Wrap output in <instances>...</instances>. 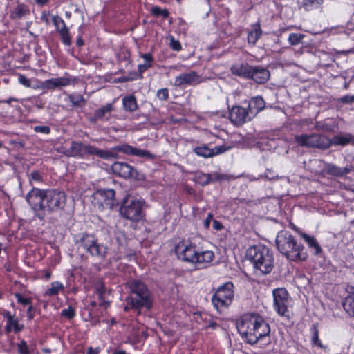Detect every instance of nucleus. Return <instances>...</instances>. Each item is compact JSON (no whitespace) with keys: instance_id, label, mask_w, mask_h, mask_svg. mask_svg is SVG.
<instances>
[{"instance_id":"1","label":"nucleus","mask_w":354,"mask_h":354,"mask_svg":"<svg viewBox=\"0 0 354 354\" xmlns=\"http://www.w3.org/2000/svg\"><path fill=\"white\" fill-rule=\"evenodd\" d=\"M236 328L248 344L254 345L263 337H268L270 328L260 315L248 313L242 316L236 323Z\"/></svg>"},{"instance_id":"2","label":"nucleus","mask_w":354,"mask_h":354,"mask_svg":"<svg viewBox=\"0 0 354 354\" xmlns=\"http://www.w3.org/2000/svg\"><path fill=\"white\" fill-rule=\"evenodd\" d=\"M129 295L126 298L127 306L124 310H134L138 315L141 310H151L153 306L152 295L147 286L140 280L132 279L127 283Z\"/></svg>"},{"instance_id":"3","label":"nucleus","mask_w":354,"mask_h":354,"mask_svg":"<svg viewBox=\"0 0 354 354\" xmlns=\"http://www.w3.org/2000/svg\"><path fill=\"white\" fill-rule=\"evenodd\" d=\"M174 252L178 259L183 261L194 263L202 267H205L210 263L214 258V254L212 251L200 250L196 244L185 240L180 241L176 244Z\"/></svg>"},{"instance_id":"4","label":"nucleus","mask_w":354,"mask_h":354,"mask_svg":"<svg viewBox=\"0 0 354 354\" xmlns=\"http://www.w3.org/2000/svg\"><path fill=\"white\" fill-rule=\"evenodd\" d=\"M247 255L254 267L263 274H267L272 272L274 258L273 252L268 247L263 245L252 246L248 250Z\"/></svg>"},{"instance_id":"5","label":"nucleus","mask_w":354,"mask_h":354,"mask_svg":"<svg viewBox=\"0 0 354 354\" xmlns=\"http://www.w3.org/2000/svg\"><path fill=\"white\" fill-rule=\"evenodd\" d=\"M67 157L85 158L90 156H96L100 158L109 160L115 157V154L110 151L99 149L90 144L73 140L69 148L62 151Z\"/></svg>"},{"instance_id":"6","label":"nucleus","mask_w":354,"mask_h":354,"mask_svg":"<svg viewBox=\"0 0 354 354\" xmlns=\"http://www.w3.org/2000/svg\"><path fill=\"white\" fill-rule=\"evenodd\" d=\"M233 75L250 79L257 84H265L270 78V71L261 66H252L248 63L234 64L231 67Z\"/></svg>"},{"instance_id":"7","label":"nucleus","mask_w":354,"mask_h":354,"mask_svg":"<svg viewBox=\"0 0 354 354\" xmlns=\"http://www.w3.org/2000/svg\"><path fill=\"white\" fill-rule=\"evenodd\" d=\"M145 203L143 200H129L125 198L120 206V213L124 218L130 221H146L143 209Z\"/></svg>"},{"instance_id":"8","label":"nucleus","mask_w":354,"mask_h":354,"mask_svg":"<svg viewBox=\"0 0 354 354\" xmlns=\"http://www.w3.org/2000/svg\"><path fill=\"white\" fill-rule=\"evenodd\" d=\"M309 163L310 166L308 169L312 173L317 174L322 171L326 174L337 178L346 176L351 173L354 169L352 165L340 167L332 163H325L319 159L310 160Z\"/></svg>"},{"instance_id":"9","label":"nucleus","mask_w":354,"mask_h":354,"mask_svg":"<svg viewBox=\"0 0 354 354\" xmlns=\"http://www.w3.org/2000/svg\"><path fill=\"white\" fill-rule=\"evenodd\" d=\"M47 189L33 187L26 195V201L39 220L45 219L44 205Z\"/></svg>"},{"instance_id":"10","label":"nucleus","mask_w":354,"mask_h":354,"mask_svg":"<svg viewBox=\"0 0 354 354\" xmlns=\"http://www.w3.org/2000/svg\"><path fill=\"white\" fill-rule=\"evenodd\" d=\"M295 142L300 147L326 149L331 146L330 139L322 133L295 136Z\"/></svg>"},{"instance_id":"11","label":"nucleus","mask_w":354,"mask_h":354,"mask_svg":"<svg viewBox=\"0 0 354 354\" xmlns=\"http://www.w3.org/2000/svg\"><path fill=\"white\" fill-rule=\"evenodd\" d=\"M232 282H227L216 289L212 297V302L217 310L226 308L232 303L234 296Z\"/></svg>"},{"instance_id":"12","label":"nucleus","mask_w":354,"mask_h":354,"mask_svg":"<svg viewBox=\"0 0 354 354\" xmlns=\"http://www.w3.org/2000/svg\"><path fill=\"white\" fill-rule=\"evenodd\" d=\"M115 195V192L113 189H98L91 196L92 204L99 210L105 209L111 210L118 205Z\"/></svg>"},{"instance_id":"13","label":"nucleus","mask_w":354,"mask_h":354,"mask_svg":"<svg viewBox=\"0 0 354 354\" xmlns=\"http://www.w3.org/2000/svg\"><path fill=\"white\" fill-rule=\"evenodd\" d=\"M66 201V196L64 192L55 189H47L44 210L45 217L47 214L63 209Z\"/></svg>"},{"instance_id":"14","label":"nucleus","mask_w":354,"mask_h":354,"mask_svg":"<svg viewBox=\"0 0 354 354\" xmlns=\"http://www.w3.org/2000/svg\"><path fill=\"white\" fill-rule=\"evenodd\" d=\"M274 307L277 313L283 317H289L288 306L290 303V295L285 288H278L272 290Z\"/></svg>"},{"instance_id":"15","label":"nucleus","mask_w":354,"mask_h":354,"mask_svg":"<svg viewBox=\"0 0 354 354\" xmlns=\"http://www.w3.org/2000/svg\"><path fill=\"white\" fill-rule=\"evenodd\" d=\"M81 243L86 251L92 256L104 258L107 252V248L103 244L97 243V239L92 235L84 234Z\"/></svg>"},{"instance_id":"16","label":"nucleus","mask_w":354,"mask_h":354,"mask_svg":"<svg viewBox=\"0 0 354 354\" xmlns=\"http://www.w3.org/2000/svg\"><path fill=\"white\" fill-rule=\"evenodd\" d=\"M113 173L120 177L127 179L140 180L141 174L131 165L127 162H115L111 165Z\"/></svg>"},{"instance_id":"17","label":"nucleus","mask_w":354,"mask_h":354,"mask_svg":"<svg viewBox=\"0 0 354 354\" xmlns=\"http://www.w3.org/2000/svg\"><path fill=\"white\" fill-rule=\"evenodd\" d=\"M230 148L231 147H226L225 145H220L214 148H210L207 144H202L201 145L194 147L192 148V151L197 156L209 158L223 153Z\"/></svg>"},{"instance_id":"18","label":"nucleus","mask_w":354,"mask_h":354,"mask_svg":"<svg viewBox=\"0 0 354 354\" xmlns=\"http://www.w3.org/2000/svg\"><path fill=\"white\" fill-rule=\"evenodd\" d=\"M229 119L235 126L240 127L252 120L246 107L233 106L229 111Z\"/></svg>"},{"instance_id":"19","label":"nucleus","mask_w":354,"mask_h":354,"mask_svg":"<svg viewBox=\"0 0 354 354\" xmlns=\"http://www.w3.org/2000/svg\"><path fill=\"white\" fill-rule=\"evenodd\" d=\"M52 21L62 42L66 46H71L72 42L71 36L64 19L59 15H55L52 17Z\"/></svg>"},{"instance_id":"20","label":"nucleus","mask_w":354,"mask_h":354,"mask_svg":"<svg viewBox=\"0 0 354 354\" xmlns=\"http://www.w3.org/2000/svg\"><path fill=\"white\" fill-rule=\"evenodd\" d=\"M295 239L290 232L281 230L278 232L276 237V246L278 250L285 257L288 251H290V245Z\"/></svg>"},{"instance_id":"21","label":"nucleus","mask_w":354,"mask_h":354,"mask_svg":"<svg viewBox=\"0 0 354 354\" xmlns=\"http://www.w3.org/2000/svg\"><path fill=\"white\" fill-rule=\"evenodd\" d=\"M71 79L68 77H60L46 80L41 82L40 88L44 91H53L60 90L63 87L70 85Z\"/></svg>"},{"instance_id":"22","label":"nucleus","mask_w":354,"mask_h":354,"mask_svg":"<svg viewBox=\"0 0 354 354\" xmlns=\"http://www.w3.org/2000/svg\"><path fill=\"white\" fill-rule=\"evenodd\" d=\"M286 257L288 259L294 261L306 259L307 254L304 251V247L295 237L290 245V251H288Z\"/></svg>"},{"instance_id":"23","label":"nucleus","mask_w":354,"mask_h":354,"mask_svg":"<svg viewBox=\"0 0 354 354\" xmlns=\"http://www.w3.org/2000/svg\"><path fill=\"white\" fill-rule=\"evenodd\" d=\"M114 151L123 153L127 155H133L138 157L152 158L150 151L134 147L128 144L117 145L113 148Z\"/></svg>"},{"instance_id":"24","label":"nucleus","mask_w":354,"mask_h":354,"mask_svg":"<svg viewBox=\"0 0 354 354\" xmlns=\"http://www.w3.org/2000/svg\"><path fill=\"white\" fill-rule=\"evenodd\" d=\"M245 104L247 105L245 107L252 119L263 110L266 106V102L261 96L253 97L248 102H245Z\"/></svg>"},{"instance_id":"25","label":"nucleus","mask_w":354,"mask_h":354,"mask_svg":"<svg viewBox=\"0 0 354 354\" xmlns=\"http://www.w3.org/2000/svg\"><path fill=\"white\" fill-rule=\"evenodd\" d=\"M198 79L199 75L194 71L189 73H181L175 78L174 85L176 86H181L185 84L191 85L198 82Z\"/></svg>"},{"instance_id":"26","label":"nucleus","mask_w":354,"mask_h":354,"mask_svg":"<svg viewBox=\"0 0 354 354\" xmlns=\"http://www.w3.org/2000/svg\"><path fill=\"white\" fill-rule=\"evenodd\" d=\"M263 33L260 21L252 24L251 29L248 31L247 41L249 45L255 46Z\"/></svg>"},{"instance_id":"27","label":"nucleus","mask_w":354,"mask_h":354,"mask_svg":"<svg viewBox=\"0 0 354 354\" xmlns=\"http://www.w3.org/2000/svg\"><path fill=\"white\" fill-rule=\"evenodd\" d=\"M29 14V6L25 3H18L17 5L11 10L10 18L12 20H19Z\"/></svg>"},{"instance_id":"28","label":"nucleus","mask_w":354,"mask_h":354,"mask_svg":"<svg viewBox=\"0 0 354 354\" xmlns=\"http://www.w3.org/2000/svg\"><path fill=\"white\" fill-rule=\"evenodd\" d=\"M113 109V106L111 103H108L106 105L101 106L95 111L93 120H109Z\"/></svg>"},{"instance_id":"29","label":"nucleus","mask_w":354,"mask_h":354,"mask_svg":"<svg viewBox=\"0 0 354 354\" xmlns=\"http://www.w3.org/2000/svg\"><path fill=\"white\" fill-rule=\"evenodd\" d=\"M331 145L346 146L349 144H354V136L351 133L344 135H336L330 139Z\"/></svg>"},{"instance_id":"30","label":"nucleus","mask_w":354,"mask_h":354,"mask_svg":"<svg viewBox=\"0 0 354 354\" xmlns=\"http://www.w3.org/2000/svg\"><path fill=\"white\" fill-rule=\"evenodd\" d=\"M122 102V107L127 112H134L138 108L136 97L133 94L125 95L123 97Z\"/></svg>"},{"instance_id":"31","label":"nucleus","mask_w":354,"mask_h":354,"mask_svg":"<svg viewBox=\"0 0 354 354\" xmlns=\"http://www.w3.org/2000/svg\"><path fill=\"white\" fill-rule=\"evenodd\" d=\"M303 237L305 241L307 243L309 248L313 250V252L315 255L318 256L322 253V249L320 245L313 236L304 234Z\"/></svg>"},{"instance_id":"32","label":"nucleus","mask_w":354,"mask_h":354,"mask_svg":"<svg viewBox=\"0 0 354 354\" xmlns=\"http://www.w3.org/2000/svg\"><path fill=\"white\" fill-rule=\"evenodd\" d=\"M348 292L349 294L344 299L342 306L344 310L354 317V293Z\"/></svg>"},{"instance_id":"33","label":"nucleus","mask_w":354,"mask_h":354,"mask_svg":"<svg viewBox=\"0 0 354 354\" xmlns=\"http://www.w3.org/2000/svg\"><path fill=\"white\" fill-rule=\"evenodd\" d=\"M194 177L195 181L202 185H207L212 183V174H205L202 171H196L194 174Z\"/></svg>"},{"instance_id":"34","label":"nucleus","mask_w":354,"mask_h":354,"mask_svg":"<svg viewBox=\"0 0 354 354\" xmlns=\"http://www.w3.org/2000/svg\"><path fill=\"white\" fill-rule=\"evenodd\" d=\"M23 328L24 326L19 325L18 320L12 317L11 319V321H8L6 323V326L5 327V332L6 333L8 334L13 330L14 332L17 333L21 331Z\"/></svg>"},{"instance_id":"35","label":"nucleus","mask_w":354,"mask_h":354,"mask_svg":"<svg viewBox=\"0 0 354 354\" xmlns=\"http://www.w3.org/2000/svg\"><path fill=\"white\" fill-rule=\"evenodd\" d=\"M150 14L155 17H162L166 19L169 17V12L167 8H161L158 6H153L150 9Z\"/></svg>"},{"instance_id":"36","label":"nucleus","mask_w":354,"mask_h":354,"mask_svg":"<svg viewBox=\"0 0 354 354\" xmlns=\"http://www.w3.org/2000/svg\"><path fill=\"white\" fill-rule=\"evenodd\" d=\"M64 290V286L59 281H55L50 283V287L45 292V295L55 296L58 295L60 290Z\"/></svg>"},{"instance_id":"37","label":"nucleus","mask_w":354,"mask_h":354,"mask_svg":"<svg viewBox=\"0 0 354 354\" xmlns=\"http://www.w3.org/2000/svg\"><path fill=\"white\" fill-rule=\"evenodd\" d=\"M324 0H302V6L306 10L317 8L322 4Z\"/></svg>"},{"instance_id":"38","label":"nucleus","mask_w":354,"mask_h":354,"mask_svg":"<svg viewBox=\"0 0 354 354\" xmlns=\"http://www.w3.org/2000/svg\"><path fill=\"white\" fill-rule=\"evenodd\" d=\"M26 103H28V106H35L39 109L44 107V103L41 98L39 96H32L25 100Z\"/></svg>"},{"instance_id":"39","label":"nucleus","mask_w":354,"mask_h":354,"mask_svg":"<svg viewBox=\"0 0 354 354\" xmlns=\"http://www.w3.org/2000/svg\"><path fill=\"white\" fill-rule=\"evenodd\" d=\"M305 37V35L301 33H290L288 36V43L291 46H297L301 43H302L303 39Z\"/></svg>"},{"instance_id":"40","label":"nucleus","mask_w":354,"mask_h":354,"mask_svg":"<svg viewBox=\"0 0 354 354\" xmlns=\"http://www.w3.org/2000/svg\"><path fill=\"white\" fill-rule=\"evenodd\" d=\"M29 183L31 185L32 182L42 183L44 179L40 172L37 170L31 171L28 177Z\"/></svg>"},{"instance_id":"41","label":"nucleus","mask_w":354,"mask_h":354,"mask_svg":"<svg viewBox=\"0 0 354 354\" xmlns=\"http://www.w3.org/2000/svg\"><path fill=\"white\" fill-rule=\"evenodd\" d=\"M312 330L313 332V335L312 337L313 344L319 348H322V342L319 339V331L317 327L315 325H313L312 327Z\"/></svg>"},{"instance_id":"42","label":"nucleus","mask_w":354,"mask_h":354,"mask_svg":"<svg viewBox=\"0 0 354 354\" xmlns=\"http://www.w3.org/2000/svg\"><path fill=\"white\" fill-rule=\"evenodd\" d=\"M32 129L35 133H41L44 135H48L51 132V129L47 125H38L32 127Z\"/></svg>"},{"instance_id":"43","label":"nucleus","mask_w":354,"mask_h":354,"mask_svg":"<svg viewBox=\"0 0 354 354\" xmlns=\"http://www.w3.org/2000/svg\"><path fill=\"white\" fill-rule=\"evenodd\" d=\"M61 315L68 319H72L75 316V309L69 306L67 308H64L62 310Z\"/></svg>"},{"instance_id":"44","label":"nucleus","mask_w":354,"mask_h":354,"mask_svg":"<svg viewBox=\"0 0 354 354\" xmlns=\"http://www.w3.org/2000/svg\"><path fill=\"white\" fill-rule=\"evenodd\" d=\"M157 97L161 101H166L169 99V90L167 88H160L157 91Z\"/></svg>"},{"instance_id":"45","label":"nucleus","mask_w":354,"mask_h":354,"mask_svg":"<svg viewBox=\"0 0 354 354\" xmlns=\"http://www.w3.org/2000/svg\"><path fill=\"white\" fill-rule=\"evenodd\" d=\"M140 57L145 60V63L152 67L154 58L151 53L140 54Z\"/></svg>"},{"instance_id":"46","label":"nucleus","mask_w":354,"mask_h":354,"mask_svg":"<svg viewBox=\"0 0 354 354\" xmlns=\"http://www.w3.org/2000/svg\"><path fill=\"white\" fill-rule=\"evenodd\" d=\"M68 99L74 106H79L80 102L84 100L82 96L73 94L68 95Z\"/></svg>"},{"instance_id":"47","label":"nucleus","mask_w":354,"mask_h":354,"mask_svg":"<svg viewBox=\"0 0 354 354\" xmlns=\"http://www.w3.org/2000/svg\"><path fill=\"white\" fill-rule=\"evenodd\" d=\"M15 297L17 299V302L19 304H21L23 305H30L31 304V301L29 298L23 297L22 295L19 292L15 293Z\"/></svg>"},{"instance_id":"48","label":"nucleus","mask_w":354,"mask_h":354,"mask_svg":"<svg viewBox=\"0 0 354 354\" xmlns=\"http://www.w3.org/2000/svg\"><path fill=\"white\" fill-rule=\"evenodd\" d=\"M18 351L19 354H30L29 349L26 341L21 340L18 345Z\"/></svg>"},{"instance_id":"49","label":"nucleus","mask_w":354,"mask_h":354,"mask_svg":"<svg viewBox=\"0 0 354 354\" xmlns=\"http://www.w3.org/2000/svg\"><path fill=\"white\" fill-rule=\"evenodd\" d=\"M169 46L175 51H180L182 49L180 42L178 40H176L173 37L170 40Z\"/></svg>"},{"instance_id":"50","label":"nucleus","mask_w":354,"mask_h":354,"mask_svg":"<svg viewBox=\"0 0 354 354\" xmlns=\"http://www.w3.org/2000/svg\"><path fill=\"white\" fill-rule=\"evenodd\" d=\"M18 80L21 84L24 85L26 87H30L31 86L30 80L28 78H27L24 75H19Z\"/></svg>"},{"instance_id":"51","label":"nucleus","mask_w":354,"mask_h":354,"mask_svg":"<svg viewBox=\"0 0 354 354\" xmlns=\"http://www.w3.org/2000/svg\"><path fill=\"white\" fill-rule=\"evenodd\" d=\"M339 101L344 104H352L354 102V95H346L342 96Z\"/></svg>"},{"instance_id":"52","label":"nucleus","mask_w":354,"mask_h":354,"mask_svg":"<svg viewBox=\"0 0 354 354\" xmlns=\"http://www.w3.org/2000/svg\"><path fill=\"white\" fill-rule=\"evenodd\" d=\"M95 292L97 293V295L106 293V290L103 283L99 282L95 285Z\"/></svg>"},{"instance_id":"53","label":"nucleus","mask_w":354,"mask_h":354,"mask_svg":"<svg viewBox=\"0 0 354 354\" xmlns=\"http://www.w3.org/2000/svg\"><path fill=\"white\" fill-rule=\"evenodd\" d=\"M151 68V66L146 64L145 63L142 64H139L138 66V73L140 74V77H142V74L149 68Z\"/></svg>"},{"instance_id":"54","label":"nucleus","mask_w":354,"mask_h":354,"mask_svg":"<svg viewBox=\"0 0 354 354\" xmlns=\"http://www.w3.org/2000/svg\"><path fill=\"white\" fill-rule=\"evenodd\" d=\"M225 179L226 178L224 174L220 173H214L212 174V182L221 181Z\"/></svg>"},{"instance_id":"55","label":"nucleus","mask_w":354,"mask_h":354,"mask_svg":"<svg viewBox=\"0 0 354 354\" xmlns=\"http://www.w3.org/2000/svg\"><path fill=\"white\" fill-rule=\"evenodd\" d=\"M105 295L106 293H102V295H97V297L100 300V306H105L106 307L109 305V303L106 301Z\"/></svg>"},{"instance_id":"56","label":"nucleus","mask_w":354,"mask_h":354,"mask_svg":"<svg viewBox=\"0 0 354 354\" xmlns=\"http://www.w3.org/2000/svg\"><path fill=\"white\" fill-rule=\"evenodd\" d=\"M49 15H50V13L48 12L46 13V12H43L41 13V20L44 22L46 24H49Z\"/></svg>"},{"instance_id":"57","label":"nucleus","mask_w":354,"mask_h":354,"mask_svg":"<svg viewBox=\"0 0 354 354\" xmlns=\"http://www.w3.org/2000/svg\"><path fill=\"white\" fill-rule=\"evenodd\" d=\"M2 315L5 319H6V322L11 321V319L15 317L14 315H12L10 312L8 310H4L2 313Z\"/></svg>"},{"instance_id":"58","label":"nucleus","mask_w":354,"mask_h":354,"mask_svg":"<svg viewBox=\"0 0 354 354\" xmlns=\"http://www.w3.org/2000/svg\"><path fill=\"white\" fill-rule=\"evenodd\" d=\"M100 352V348H96L95 349H93L92 347H90L87 350V354H98Z\"/></svg>"},{"instance_id":"59","label":"nucleus","mask_w":354,"mask_h":354,"mask_svg":"<svg viewBox=\"0 0 354 354\" xmlns=\"http://www.w3.org/2000/svg\"><path fill=\"white\" fill-rule=\"evenodd\" d=\"M84 44V40L82 37V36H79L77 39H76V45L78 46V47H81Z\"/></svg>"},{"instance_id":"60","label":"nucleus","mask_w":354,"mask_h":354,"mask_svg":"<svg viewBox=\"0 0 354 354\" xmlns=\"http://www.w3.org/2000/svg\"><path fill=\"white\" fill-rule=\"evenodd\" d=\"M32 309H33L32 306L30 305V306L28 308V314H27L28 319L30 320L32 319L34 317L33 315L31 313V311L32 310Z\"/></svg>"},{"instance_id":"61","label":"nucleus","mask_w":354,"mask_h":354,"mask_svg":"<svg viewBox=\"0 0 354 354\" xmlns=\"http://www.w3.org/2000/svg\"><path fill=\"white\" fill-rule=\"evenodd\" d=\"M13 101H17V100L14 97H9L8 99H6V100H0V104H2V103L10 104L11 102H13Z\"/></svg>"},{"instance_id":"62","label":"nucleus","mask_w":354,"mask_h":354,"mask_svg":"<svg viewBox=\"0 0 354 354\" xmlns=\"http://www.w3.org/2000/svg\"><path fill=\"white\" fill-rule=\"evenodd\" d=\"M213 227L216 230H220L223 228L222 223H214Z\"/></svg>"},{"instance_id":"63","label":"nucleus","mask_w":354,"mask_h":354,"mask_svg":"<svg viewBox=\"0 0 354 354\" xmlns=\"http://www.w3.org/2000/svg\"><path fill=\"white\" fill-rule=\"evenodd\" d=\"M51 277V272L50 270H44V278L48 280Z\"/></svg>"},{"instance_id":"64","label":"nucleus","mask_w":354,"mask_h":354,"mask_svg":"<svg viewBox=\"0 0 354 354\" xmlns=\"http://www.w3.org/2000/svg\"><path fill=\"white\" fill-rule=\"evenodd\" d=\"M217 326H218V324L215 322H210L208 328L215 329Z\"/></svg>"}]
</instances>
